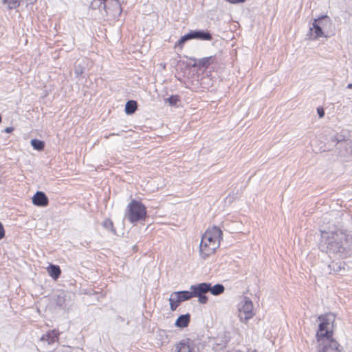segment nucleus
<instances>
[{
    "mask_svg": "<svg viewBox=\"0 0 352 352\" xmlns=\"http://www.w3.org/2000/svg\"><path fill=\"white\" fill-rule=\"evenodd\" d=\"M320 248L329 254L342 256L346 251L347 234L342 230L322 232Z\"/></svg>",
    "mask_w": 352,
    "mask_h": 352,
    "instance_id": "f257e3e1",
    "label": "nucleus"
},
{
    "mask_svg": "<svg viewBox=\"0 0 352 352\" xmlns=\"http://www.w3.org/2000/svg\"><path fill=\"white\" fill-rule=\"evenodd\" d=\"M223 232L217 226L209 228L201 237L199 244V256L205 260L213 254L220 245Z\"/></svg>",
    "mask_w": 352,
    "mask_h": 352,
    "instance_id": "f03ea898",
    "label": "nucleus"
},
{
    "mask_svg": "<svg viewBox=\"0 0 352 352\" xmlns=\"http://www.w3.org/2000/svg\"><path fill=\"white\" fill-rule=\"evenodd\" d=\"M126 215L131 223L143 220L146 215V207L141 202L133 199L127 206Z\"/></svg>",
    "mask_w": 352,
    "mask_h": 352,
    "instance_id": "7ed1b4c3",
    "label": "nucleus"
},
{
    "mask_svg": "<svg viewBox=\"0 0 352 352\" xmlns=\"http://www.w3.org/2000/svg\"><path fill=\"white\" fill-rule=\"evenodd\" d=\"M316 349L318 352H341L340 344L333 338L327 336L317 340Z\"/></svg>",
    "mask_w": 352,
    "mask_h": 352,
    "instance_id": "20e7f679",
    "label": "nucleus"
},
{
    "mask_svg": "<svg viewBox=\"0 0 352 352\" xmlns=\"http://www.w3.org/2000/svg\"><path fill=\"white\" fill-rule=\"evenodd\" d=\"M210 289V283H201L190 286L193 297H197L201 304H206L208 302V297L205 295Z\"/></svg>",
    "mask_w": 352,
    "mask_h": 352,
    "instance_id": "39448f33",
    "label": "nucleus"
},
{
    "mask_svg": "<svg viewBox=\"0 0 352 352\" xmlns=\"http://www.w3.org/2000/svg\"><path fill=\"white\" fill-rule=\"evenodd\" d=\"M243 305L239 309V317L242 322H247L254 316L253 303L248 297L243 298Z\"/></svg>",
    "mask_w": 352,
    "mask_h": 352,
    "instance_id": "423d86ee",
    "label": "nucleus"
},
{
    "mask_svg": "<svg viewBox=\"0 0 352 352\" xmlns=\"http://www.w3.org/2000/svg\"><path fill=\"white\" fill-rule=\"evenodd\" d=\"M328 19L327 16H324L314 19L312 26L309 28V31L307 34L309 38L311 40H316L324 35L322 28L324 27V21Z\"/></svg>",
    "mask_w": 352,
    "mask_h": 352,
    "instance_id": "0eeeda50",
    "label": "nucleus"
},
{
    "mask_svg": "<svg viewBox=\"0 0 352 352\" xmlns=\"http://www.w3.org/2000/svg\"><path fill=\"white\" fill-rule=\"evenodd\" d=\"M318 320L320 323L316 333V340L327 336H333V331L328 330L327 327L333 320V317L331 315L320 316Z\"/></svg>",
    "mask_w": 352,
    "mask_h": 352,
    "instance_id": "6e6552de",
    "label": "nucleus"
},
{
    "mask_svg": "<svg viewBox=\"0 0 352 352\" xmlns=\"http://www.w3.org/2000/svg\"><path fill=\"white\" fill-rule=\"evenodd\" d=\"M32 203L35 206L45 207L48 205L49 201L43 192L37 191L32 197Z\"/></svg>",
    "mask_w": 352,
    "mask_h": 352,
    "instance_id": "1a4fd4ad",
    "label": "nucleus"
},
{
    "mask_svg": "<svg viewBox=\"0 0 352 352\" xmlns=\"http://www.w3.org/2000/svg\"><path fill=\"white\" fill-rule=\"evenodd\" d=\"M190 32L192 39H199L203 41H210L212 39V35L209 32L195 30L190 31Z\"/></svg>",
    "mask_w": 352,
    "mask_h": 352,
    "instance_id": "9d476101",
    "label": "nucleus"
},
{
    "mask_svg": "<svg viewBox=\"0 0 352 352\" xmlns=\"http://www.w3.org/2000/svg\"><path fill=\"white\" fill-rule=\"evenodd\" d=\"M190 316L189 314L179 316L175 321V325L179 328L188 327L190 322Z\"/></svg>",
    "mask_w": 352,
    "mask_h": 352,
    "instance_id": "9b49d317",
    "label": "nucleus"
},
{
    "mask_svg": "<svg viewBox=\"0 0 352 352\" xmlns=\"http://www.w3.org/2000/svg\"><path fill=\"white\" fill-rule=\"evenodd\" d=\"M189 339L183 340L175 346V352H191Z\"/></svg>",
    "mask_w": 352,
    "mask_h": 352,
    "instance_id": "f8f14e48",
    "label": "nucleus"
},
{
    "mask_svg": "<svg viewBox=\"0 0 352 352\" xmlns=\"http://www.w3.org/2000/svg\"><path fill=\"white\" fill-rule=\"evenodd\" d=\"M169 302L170 308L171 311H175L178 307L182 301L180 300V298H179L178 295L175 294V292L170 294V296L169 298Z\"/></svg>",
    "mask_w": 352,
    "mask_h": 352,
    "instance_id": "ddd939ff",
    "label": "nucleus"
},
{
    "mask_svg": "<svg viewBox=\"0 0 352 352\" xmlns=\"http://www.w3.org/2000/svg\"><path fill=\"white\" fill-rule=\"evenodd\" d=\"M342 263L339 261H331L327 266V272L329 274H331L332 272H338L342 270V269H344L342 267Z\"/></svg>",
    "mask_w": 352,
    "mask_h": 352,
    "instance_id": "4468645a",
    "label": "nucleus"
},
{
    "mask_svg": "<svg viewBox=\"0 0 352 352\" xmlns=\"http://www.w3.org/2000/svg\"><path fill=\"white\" fill-rule=\"evenodd\" d=\"M210 58L211 57H204L200 59L192 58L190 59L195 62V63L192 65L193 67H208V66L210 65Z\"/></svg>",
    "mask_w": 352,
    "mask_h": 352,
    "instance_id": "2eb2a0df",
    "label": "nucleus"
},
{
    "mask_svg": "<svg viewBox=\"0 0 352 352\" xmlns=\"http://www.w3.org/2000/svg\"><path fill=\"white\" fill-rule=\"evenodd\" d=\"M70 298L69 294H65L64 292H60L59 294L56 296L55 299L56 304L59 307H65L67 305V298Z\"/></svg>",
    "mask_w": 352,
    "mask_h": 352,
    "instance_id": "dca6fc26",
    "label": "nucleus"
},
{
    "mask_svg": "<svg viewBox=\"0 0 352 352\" xmlns=\"http://www.w3.org/2000/svg\"><path fill=\"white\" fill-rule=\"evenodd\" d=\"M58 333L55 330L48 333L47 334L43 336L42 340L47 341L48 344H52L58 340Z\"/></svg>",
    "mask_w": 352,
    "mask_h": 352,
    "instance_id": "f3484780",
    "label": "nucleus"
},
{
    "mask_svg": "<svg viewBox=\"0 0 352 352\" xmlns=\"http://www.w3.org/2000/svg\"><path fill=\"white\" fill-rule=\"evenodd\" d=\"M48 272L51 277L54 279H57L60 275L61 271L58 265H50L48 268Z\"/></svg>",
    "mask_w": 352,
    "mask_h": 352,
    "instance_id": "a211bd4d",
    "label": "nucleus"
},
{
    "mask_svg": "<svg viewBox=\"0 0 352 352\" xmlns=\"http://www.w3.org/2000/svg\"><path fill=\"white\" fill-rule=\"evenodd\" d=\"M138 104L135 100H129L126 103L125 112L126 114H132L137 109Z\"/></svg>",
    "mask_w": 352,
    "mask_h": 352,
    "instance_id": "6ab92c4d",
    "label": "nucleus"
},
{
    "mask_svg": "<svg viewBox=\"0 0 352 352\" xmlns=\"http://www.w3.org/2000/svg\"><path fill=\"white\" fill-rule=\"evenodd\" d=\"M225 287L221 284H216L214 286H212L210 284V289L209 292L214 296H218L223 293Z\"/></svg>",
    "mask_w": 352,
    "mask_h": 352,
    "instance_id": "aec40b11",
    "label": "nucleus"
},
{
    "mask_svg": "<svg viewBox=\"0 0 352 352\" xmlns=\"http://www.w3.org/2000/svg\"><path fill=\"white\" fill-rule=\"evenodd\" d=\"M175 294H177L180 298V300L182 302L188 300L193 297L192 291H180V292H175Z\"/></svg>",
    "mask_w": 352,
    "mask_h": 352,
    "instance_id": "412c9836",
    "label": "nucleus"
},
{
    "mask_svg": "<svg viewBox=\"0 0 352 352\" xmlns=\"http://www.w3.org/2000/svg\"><path fill=\"white\" fill-rule=\"evenodd\" d=\"M31 145L37 151H43L45 147V143L38 139H33L31 140Z\"/></svg>",
    "mask_w": 352,
    "mask_h": 352,
    "instance_id": "4be33fe9",
    "label": "nucleus"
},
{
    "mask_svg": "<svg viewBox=\"0 0 352 352\" xmlns=\"http://www.w3.org/2000/svg\"><path fill=\"white\" fill-rule=\"evenodd\" d=\"M9 9H14L19 6V0H2Z\"/></svg>",
    "mask_w": 352,
    "mask_h": 352,
    "instance_id": "5701e85b",
    "label": "nucleus"
},
{
    "mask_svg": "<svg viewBox=\"0 0 352 352\" xmlns=\"http://www.w3.org/2000/svg\"><path fill=\"white\" fill-rule=\"evenodd\" d=\"M102 225L106 229L110 230L113 233H116V230L113 228V223L111 219H105Z\"/></svg>",
    "mask_w": 352,
    "mask_h": 352,
    "instance_id": "b1692460",
    "label": "nucleus"
},
{
    "mask_svg": "<svg viewBox=\"0 0 352 352\" xmlns=\"http://www.w3.org/2000/svg\"><path fill=\"white\" fill-rule=\"evenodd\" d=\"M179 100V97L177 95L171 96L166 99V102H168L170 105L174 106Z\"/></svg>",
    "mask_w": 352,
    "mask_h": 352,
    "instance_id": "393cba45",
    "label": "nucleus"
},
{
    "mask_svg": "<svg viewBox=\"0 0 352 352\" xmlns=\"http://www.w3.org/2000/svg\"><path fill=\"white\" fill-rule=\"evenodd\" d=\"M180 39H181L183 42H184V43H186V42L187 41H188V40L192 39V38H191V35H190V32H189V33H188V34H185L184 36H182V37L180 38Z\"/></svg>",
    "mask_w": 352,
    "mask_h": 352,
    "instance_id": "a878e982",
    "label": "nucleus"
},
{
    "mask_svg": "<svg viewBox=\"0 0 352 352\" xmlns=\"http://www.w3.org/2000/svg\"><path fill=\"white\" fill-rule=\"evenodd\" d=\"M184 43H184V42H183V41L179 38V40L177 43H175L174 47H175V48L179 47V48H180V49L182 50V49L183 48V46H184Z\"/></svg>",
    "mask_w": 352,
    "mask_h": 352,
    "instance_id": "bb28decb",
    "label": "nucleus"
},
{
    "mask_svg": "<svg viewBox=\"0 0 352 352\" xmlns=\"http://www.w3.org/2000/svg\"><path fill=\"white\" fill-rule=\"evenodd\" d=\"M5 236V230L3 225L0 223V239H3Z\"/></svg>",
    "mask_w": 352,
    "mask_h": 352,
    "instance_id": "cd10ccee",
    "label": "nucleus"
},
{
    "mask_svg": "<svg viewBox=\"0 0 352 352\" xmlns=\"http://www.w3.org/2000/svg\"><path fill=\"white\" fill-rule=\"evenodd\" d=\"M318 114L320 118H323L324 116V111L322 108H318L317 109Z\"/></svg>",
    "mask_w": 352,
    "mask_h": 352,
    "instance_id": "c85d7f7f",
    "label": "nucleus"
},
{
    "mask_svg": "<svg viewBox=\"0 0 352 352\" xmlns=\"http://www.w3.org/2000/svg\"><path fill=\"white\" fill-rule=\"evenodd\" d=\"M83 73V69L82 67H76L75 69V74L77 75V76H80V74H82Z\"/></svg>",
    "mask_w": 352,
    "mask_h": 352,
    "instance_id": "c756f323",
    "label": "nucleus"
},
{
    "mask_svg": "<svg viewBox=\"0 0 352 352\" xmlns=\"http://www.w3.org/2000/svg\"><path fill=\"white\" fill-rule=\"evenodd\" d=\"M226 1L229 2V3H233V4H236V3H243L245 0H226Z\"/></svg>",
    "mask_w": 352,
    "mask_h": 352,
    "instance_id": "7c9ffc66",
    "label": "nucleus"
},
{
    "mask_svg": "<svg viewBox=\"0 0 352 352\" xmlns=\"http://www.w3.org/2000/svg\"><path fill=\"white\" fill-rule=\"evenodd\" d=\"M13 130H14L13 127H6L4 130V131L6 133H11L13 131Z\"/></svg>",
    "mask_w": 352,
    "mask_h": 352,
    "instance_id": "2f4dec72",
    "label": "nucleus"
},
{
    "mask_svg": "<svg viewBox=\"0 0 352 352\" xmlns=\"http://www.w3.org/2000/svg\"><path fill=\"white\" fill-rule=\"evenodd\" d=\"M120 134L119 133H111L108 135H104V138L106 139H108L110 136H112V135H119Z\"/></svg>",
    "mask_w": 352,
    "mask_h": 352,
    "instance_id": "473e14b6",
    "label": "nucleus"
},
{
    "mask_svg": "<svg viewBox=\"0 0 352 352\" xmlns=\"http://www.w3.org/2000/svg\"><path fill=\"white\" fill-rule=\"evenodd\" d=\"M208 79H209V78H208V76H207V77H204V78L201 79V80H202V82H201V83H202V84H204V82H205V80H208Z\"/></svg>",
    "mask_w": 352,
    "mask_h": 352,
    "instance_id": "72a5a7b5",
    "label": "nucleus"
},
{
    "mask_svg": "<svg viewBox=\"0 0 352 352\" xmlns=\"http://www.w3.org/2000/svg\"><path fill=\"white\" fill-rule=\"evenodd\" d=\"M347 88H348V89H352V83H349V84L347 85Z\"/></svg>",
    "mask_w": 352,
    "mask_h": 352,
    "instance_id": "f704fd0d",
    "label": "nucleus"
},
{
    "mask_svg": "<svg viewBox=\"0 0 352 352\" xmlns=\"http://www.w3.org/2000/svg\"><path fill=\"white\" fill-rule=\"evenodd\" d=\"M251 352H257V351L256 349L253 350Z\"/></svg>",
    "mask_w": 352,
    "mask_h": 352,
    "instance_id": "c9c22d12",
    "label": "nucleus"
}]
</instances>
